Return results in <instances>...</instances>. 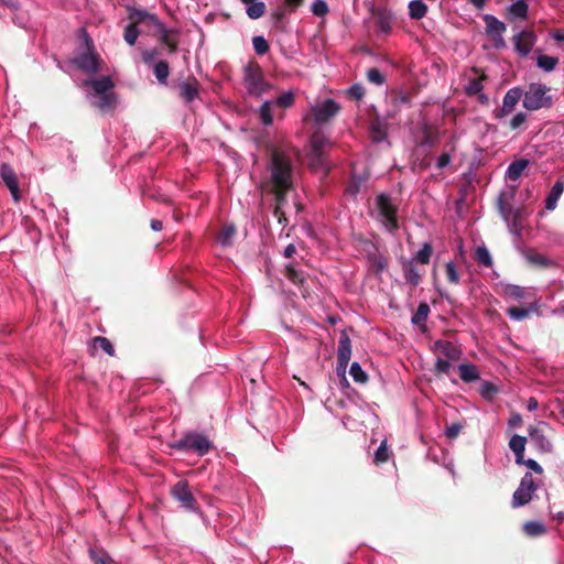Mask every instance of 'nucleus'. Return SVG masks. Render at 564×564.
Returning <instances> with one entry per match:
<instances>
[{"label": "nucleus", "mask_w": 564, "mask_h": 564, "mask_svg": "<svg viewBox=\"0 0 564 564\" xmlns=\"http://www.w3.org/2000/svg\"><path fill=\"white\" fill-rule=\"evenodd\" d=\"M531 443L534 445L536 451L543 454L552 453L553 443L552 435L553 430L549 423L540 421L536 425H530L528 429Z\"/></svg>", "instance_id": "7"}, {"label": "nucleus", "mask_w": 564, "mask_h": 564, "mask_svg": "<svg viewBox=\"0 0 564 564\" xmlns=\"http://www.w3.org/2000/svg\"><path fill=\"white\" fill-rule=\"evenodd\" d=\"M432 254V245L430 242H424L422 248L415 253V256L411 260H414V262L416 263L426 265L430 263Z\"/></svg>", "instance_id": "37"}, {"label": "nucleus", "mask_w": 564, "mask_h": 564, "mask_svg": "<svg viewBox=\"0 0 564 564\" xmlns=\"http://www.w3.org/2000/svg\"><path fill=\"white\" fill-rule=\"evenodd\" d=\"M375 23L382 33L391 31V15L384 10H377L375 12Z\"/></svg>", "instance_id": "34"}, {"label": "nucleus", "mask_w": 564, "mask_h": 564, "mask_svg": "<svg viewBox=\"0 0 564 564\" xmlns=\"http://www.w3.org/2000/svg\"><path fill=\"white\" fill-rule=\"evenodd\" d=\"M243 82L250 95L261 96L269 88L262 67L254 59L249 61L243 67Z\"/></svg>", "instance_id": "3"}, {"label": "nucleus", "mask_w": 564, "mask_h": 564, "mask_svg": "<svg viewBox=\"0 0 564 564\" xmlns=\"http://www.w3.org/2000/svg\"><path fill=\"white\" fill-rule=\"evenodd\" d=\"M528 115L525 112H518L509 122L510 130H517L525 123Z\"/></svg>", "instance_id": "61"}, {"label": "nucleus", "mask_w": 564, "mask_h": 564, "mask_svg": "<svg viewBox=\"0 0 564 564\" xmlns=\"http://www.w3.org/2000/svg\"><path fill=\"white\" fill-rule=\"evenodd\" d=\"M94 343L96 346H98L100 349H102L107 355L115 356V348L108 338L97 336L94 338Z\"/></svg>", "instance_id": "52"}, {"label": "nucleus", "mask_w": 564, "mask_h": 564, "mask_svg": "<svg viewBox=\"0 0 564 564\" xmlns=\"http://www.w3.org/2000/svg\"><path fill=\"white\" fill-rule=\"evenodd\" d=\"M0 177L6 186L9 188L14 200L20 199V189L18 184V177L13 169L8 163L1 164Z\"/></svg>", "instance_id": "16"}, {"label": "nucleus", "mask_w": 564, "mask_h": 564, "mask_svg": "<svg viewBox=\"0 0 564 564\" xmlns=\"http://www.w3.org/2000/svg\"><path fill=\"white\" fill-rule=\"evenodd\" d=\"M400 263L405 282L411 286L416 288L422 281L424 271H421L417 268V263L411 259L401 258Z\"/></svg>", "instance_id": "13"}, {"label": "nucleus", "mask_w": 564, "mask_h": 564, "mask_svg": "<svg viewBox=\"0 0 564 564\" xmlns=\"http://www.w3.org/2000/svg\"><path fill=\"white\" fill-rule=\"evenodd\" d=\"M535 489L536 487L533 476L530 473H527L522 477L520 486L513 494L512 507L517 508L527 505L531 500L532 494Z\"/></svg>", "instance_id": "8"}, {"label": "nucleus", "mask_w": 564, "mask_h": 564, "mask_svg": "<svg viewBox=\"0 0 564 564\" xmlns=\"http://www.w3.org/2000/svg\"><path fill=\"white\" fill-rule=\"evenodd\" d=\"M367 78L370 83L376 84V85H382L386 80L382 73L376 67L368 69Z\"/></svg>", "instance_id": "59"}, {"label": "nucleus", "mask_w": 564, "mask_h": 564, "mask_svg": "<svg viewBox=\"0 0 564 564\" xmlns=\"http://www.w3.org/2000/svg\"><path fill=\"white\" fill-rule=\"evenodd\" d=\"M427 12V6L422 0H412L409 3V15L413 20H421Z\"/></svg>", "instance_id": "36"}, {"label": "nucleus", "mask_w": 564, "mask_h": 564, "mask_svg": "<svg viewBox=\"0 0 564 564\" xmlns=\"http://www.w3.org/2000/svg\"><path fill=\"white\" fill-rule=\"evenodd\" d=\"M89 556L94 564H115L112 558L104 551H89Z\"/></svg>", "instance_id": "51"}, {"label": "nucleus", "mask_w": 564, "mask_h": 564, "mask_svg": "<svg viewBox=\"0 0 564 564\" xmlns=\"http://www.w3.org/2000/svg\"><path fill=\"white\" fill-rule=\"evenodd\" d=\"M463 425L460 423H453L446 427L445 435L449 440L456 438L462 432Z\"/></svg>", "instance_id": "64"}, {"label": "nucleus", "mask_w": 564, "mask_h": 564, "mask_svg": "<svg viewBox=\"0 0 564 564\" xmlns=\"http://www.w3.org/2000/svg\"><path fill=\"white\" fill-rule=\"evenodd\" d=\"M246 7L247 15L257 20L265 13V3L259 0H240Z\"/></svg>", "instance_id": "25"}, {"label": "nucleus", "mask_w": 564, "mask_h": 564, "mask_svg": "<svg viewBox=\"0 0 564 564\" xmlns=\"http://www.w3.org/2000/svg\"><path fill=\"white\" fill-rule=\"evenodd\" d=\"M525 290L519 285H508L506 294L514 300H520L524 296Z\"/></svg>", "instance_id": "63"}, {"label": "nucleus", "mask_w": 564, "mask_h": 564, "mask_svg": "<svg viewBox=\"0 0 564 564\" xmlns=\"http://www.w3.org/2000/svg\"><path fill=\"white\" fill-rule=\"evenodd\" d=\"M198 80L191 77L180 85V95L186 102H192L198 96Z\"/></svg>", "instance_id": "18"}, {"label": "nucleus", "mask_w": 564, "mask_h": 564, "mask_svg": "<svg viewBox=\"0 0 564 564\" xmlns=\"http://www.w3.org/2000/svg\"><path fill=\"white\" fill-rule=\"evenodd\" d=\"M451 367L452 365L449 364V361L442 358H437L434 367V373L437 377L442 375H447L449 372Z\"/></svg>", "instance_id": "60"}, {"label": "nucleus", "mask_w": 564, "mask_h": 564, "mask_svg": "<svg viewBox=\"0 0 564 564\" xmlns=\"http://www.w3.org/2000/svg\"><path fill=\"white\" fill-rule=\"evenodd\" d=\"M528 165H529V161L527 159H519V160L513 161L508 166L507 177L510 181L519 180Z\"/></svg>", "instance_id": "27"}, {"label": "nucleus", "mask_w": 564, "mask_h": 564, "mask_svg": "<svg viewBox=\"0 0 564 564\" xmlns=\"http://www.w3.org/2000/svg\"><path fill=\"white\" fill-rule=\"evenodd\" d=\"M340 106L334 99H326L312 108V116L316 123H326L338 115Z\"/></svg>", "instance_id": "9"}, {"label": "nucleus", "mask_w": 564, "mask_h": 564, "mask_svg": "<svg viewBox=\"0 0 564 564\" xmlns=\"http://www.w3.org/2000/svg\"><path fill=\"white\" fill-rule=\"evenodd\" d=\"M523 532L529 536H540L546 532V528L543 523L538 521L525 522L522 527Z\"/></svg>", "instance_id": "39"}, {"label": "nucleus", "mask_w": 564, "mask_h": 564, "mask_svg": "<svg viewBox=\"0 0 564 564\" xmlns=\"http://www.w3.org/2000/svg\"><path fill=\"white\" fill-rule=\"evenodd\" d=\"M525 444L527 438L518 434H514L509 442V447L514 453L518 465H521L523 462Z\"/></svg>", "instance_id": "21"}, {"label": "nucleus", "mask_w": 564, "mask_h": 564, "mask_svg": "<svg viewBox=\"0 0 564 564\" xmlns=\"http://www.w3.org/2000/svg\"><path fill=\"white\" fill-rule=\"evenodd\" d=\"M351 357V343L346 333H341L338 341L337 351V372H346V368Z\"/></svg>", "instance_id": "14"}, {"label": "nucleus", "mask_w": 564, "mask_h": 564, "mask_svg": "<svg viewBox=\"0 0 564 564\" xmlns=\"http://www.w3.org/2000/svg\"><path fill=\"white\" fill-rule=\"evenodd\" d=\"M524 258L527 259V261L530 264L535 265V267H540V268H547V267H550L552 264V261L549 258H546L545 256L536 252L533 249H528L524 252Z\"/></svg>", "instance_id": "30"}, {"label": "nucleus", "mask_w": 564, "mask_h": 564, "mask_svg": "<svg viewBox=\"0 0 564 564\" xmlns=\"http://www.w3.org/2000/svg\"><path fill=\"white\" fill-rule=\"evenodd\" d=\"M507 314L512 319L522 321V319H524V318H527L529 316L530 311L528 308H525V307L512 306V307L508 308Z\"/></svg>", "instance_id": "54"}, {"label": "nucleus", "mask_w": 564, "mask_h": 564, "mask_svg": "<svg viewBox=\"0 0 564 564\" xmlns=\"http://www.w3.org/2000/svg\"><path fill=\"white\" fill-rule=\"evenodd\" d=\"M511 198H512V195H510L508 197L507 194L501 193L497 200V207H498L499 214L502 216V218L507 223H509L511 214L513 213V207L510 203Z\"/></svg>", "instance_id": "28"}, {"label": "nucleus", "mask_w": 564, "mask_h": 564, "mask_svg": "<svg viewBox=\"0 0 564 564\" xmlns=\"http://www.w3.org/2000/svg\"><path fill=\"white\" fill-rule=\"evenodd\" d=\"M446 278L449 283L457 284L459 283V274L457 272L456 265L454 262L449 261L445 267Z\"/></svg>", "instance_id": "57"}, {"label": "nucleus", "mask_w": 564, "mask_h": 564, "mask_svg": "<svg viewBox=\"0 0 564 564\" xmlns=\"http://www.w3.org/2000/svg\"><path fill=\"white\" fill-rule=\"evenodd\" d=\"M373 251H368L367 258L370 264V269L376 273L380 274L388 268V260L386 257L380 254L373 247Z\"/></svg>", "instance_id": "19"}, {"label": "nucleus", "mask_w": 564, "mask_h": 564, "mask_svg": "<svg viewBox=\"0 0 564 564\" xmlns=\"http://www.w3.org/2000/svg\"><path fill=\"white\" fill-rule=\"evenodd\" d=\"M564 192V182L561 180H557L554 185L552 186L550 193L547 194L545 198V208L547 210H553L556 208L557 200L561 197V195Z\"/></svg>", "instance_id": "22"}, {"label": "nucleus", "mask_w": 564, "mask_h": 564, "mask_svg": "<svg viewBox=\"0 0 564 564\" xmlns=\"http://www.w3.org/2000/svg\"><path fill=\"white\" fill-rule=\"evenodd\" d=\"M328 11V4L324 0H315L312 4V12L316 17H324Z\"/></svg>", "instance_id": "58"}, {"label": "nucleus", "mask_w": 564, "mask_h": 564, "mask_svg": "<svg viewBox=\"0 0 564 564\" xmlns=\"http://www.w3.org/2000/svg\"><path fill=\"white\" fill-rule=\"evenodd\" d=\"M435 349L448 359L458 358L459 351L448 340L438 339L434 343Z\"/></svg>", "instance_id": "31"}, {"label": "nucleus", "mask_w": 564, "mask_h": 564, "mask_svg": "<svg viewBox=\"0 0 564 564\" xmlns=\"http://www.w3.org/2000/svg\"><path fill=\"white\" fill-rule=\"evenodd\" d=\"M429 314H430L429 304L425 302H422L419 304L416 312L412 316V323L414 325L420 326L422 332L426 330L425 322L427 319Z\"/></svg>", "instance_id": "29"}, {"label": "nucleus", "mask_w": 564, "mask_h": 564, "mask_svg": "<svg viewBox=\"0 0 564 564\" xmlns=\"http://www.w3.org/2000/svg\"><path fill=\"white\" fill-rule=\"evenodd\" d=\"M522 95L523 91L520 87L509 89L503 97L502 106L494 111L495 118L502 119L511 113L522 98Z\"/></svg>", "instance_id": "10"}, {"label": "nucleus", "mask_w": 564, "mask_h": 564, "mask_svg": "<svg viewBox=\"0 0 564 564\" xmlns=\"http://www.w3.org/2000/svg\"><path fill=\"white\" fill-rule=\"evenodd\" d=\"M508 14L512 18L525 20L529 13V6L523 0H518L512 3L508 9Z\"/></svg>", "instance_id": "32"}, {"label": "nucleus", "mask_w": 564, "mask_h": 564, "mask_svg": "<svg viewBox=\"0 0 564 564\" xmlns=\"http://www.w3.org/2000/svg\"><path fill=\"white\" fill-rule=\"evenodd\" d=\"M268 169L272 185L280 187L293 185V162L286 152L276 148L272 149Z\"/></svg>", "instance_id": "1"}, {"label": "nucleus", "mask_w": 564, "mask_h": 564, "mask_svg": "<svg viewBox=\"0 0 564 564\" xmlns=\"http://www.w3.org/2000/svg\"><path fill=\"white\" fill-rule=\"evenodd\" d=\"M236 227L234 225L225 226L218 234L217 240L223 246H229L232 243V239L236 236Z\"/></svg>", "instance_id": "42"}, {"label": "nucleus", "mask_w": 564, "mask_h": 564, "mask_svg": "<svg viewBox=\"0 0 564 564\" xmlns=\"http://www.w3.org/2000/svg\"><path fill=\"white\" fill-rule=\"evenodd\" d=\"M172 496L175 500L180 501L187 510L196 509V500L189 490L187 481H177L172 488Z\"/></svg>", "instance_id": "12"}, {"label": "nucleus", "mask_w": 564, "mask_h": 564, "mask_svg": "<svg viewBox=\"0 0 564 564\" xmlns=\"http://www.w3.org/2000/svg\"><path fill=\"white\" fill-rule=\"evenodd\" d=\"M285 276L297 286H303L305 283L304 272L296 270L292 265L285 267Z\"/></svg>", "instance_id": "43"}, {"label": "nucleus", "mask_w": 564, "mask_h": 564, "mask_svg": "<svg viewBox=\"0 0 564 564\" xmlns=\"http://www.w3.org/2000/svg\"><path fill=\"white\" fill-rule=\"evenodd\" d=\"M458 369L459 377L465 382H473L479 379V371L475 365L463 364Z\"/></svg>", "instance_id": "35"}, {"label": "nucleus", "mask_w": 564, "mask_h": 564, "mask_svg": "<svg viewBox=\"0 0 564 564\" xmlns=\"http://www.w3.org/2000/svg\"><path fill=\"white\" fill-rule=\"evenodd\" d=\"M293 188V185H286V187H280L278 185H272L271 192L275 198V206L283 207L286 203V195Z\"/></svg>", "instance_id": "44"}, {"label": "nucleus", "mask_w": 564, "mask_h": 564, "mask_svg": "<svg viewBox=\"0 0 564 564\" xmlns=\"http://www.w3.org/2000/svg\"><path fill=\"white\" fill-rule=\"evenodd\" d=\"M486 78L487 76L481 73L477 77L469 79L467 86L465 87L466 94L469 96L479 94L482 90V80Z\"/></svg>", "instance_id": "41"}, {"label": "nucleus", "mask_w": 564, "mask_h": 564, "mask_svg": "<svg viewBox=\"0 0 564 564\" xmlns=\"http://www.w3.org/2000/svg\"><path fill=\"white\" fill-rule=\"evenodd\" d=\"M252 44L256 53L259 55H264L270 50L269 43L263 36H254Z\"/></svg>", "instance_id": "53"}, {"label": "nucleus", "mask_w": 564, "mask_h": 564, "mask_svg": "<svg viewBox=\"0 0 564 564\" xmlns=\"http://www.w3.org/2000/svg\"><path fill=\"white\" fill-rule=\"evenodd\" d=\"M484 21L486 23V33L489 36L503 34L507 30L506 24L498 20L495 15L486 14L484 15Z\"/></svg>", "instance_id": "20"}, {"label": "nucleus", "mask_w": 564, "mask_h": 564, "mask_svg": "<svg viewBox=\"0 0 564 564\" xmlns=\"http://www.w3.org/2000/svg\"><path fill=\"white\" fill-rule=\"evenodd\" d=\"M170 446L180 452H195L204 456L213 448V443L204 434L189 432Z\"/></svg>", "instance_id": "2"}, {"label": "nucleus", "mask_w": 564, "mask_h": 564, "mask_svg": "<svg viewBox=\"0 0 564 564\" xmlns=\"http://www.w3.org/2000/svg\"><path fill=\"white\" fill-rule=\"evenodd\" d=\"M550 89L539 83H532L529 89L522 95V105L527 110L535 111L542 108H550L553 104L552 97L547 95Z\"/></svg>", "instance_id": "5"}, {"label": "nucleus", "mask_w": 564, "mask_h": 564, "mask_svg": "<svg viewBox=\"0 0 564 564\" xmlns=\"http://www.w3.org/2000/svg\"><path fill=\"white\" fill-rule=\"evenodd\" d=\"M75 64L87 74H95L100 69V58L90 46H88L87 52L82 53L75 58Z\"/></svg>", "instance_id": "11"}, {"label": "nucleus", "mask_w": 564, "mask_h": 564, "mask_svg": "<svg viewBox=\"0 0 564 564\" xmlns=\"http://www.w3.org/2000/svg\"><path fill=\"white\" fill-rule=\"evenodd\" d=\"M310 166L312 170H325V175L328 173L326 169V153H311Z\"/></svg>", "instance_id": "47"}, {"label": "nucleus", "mask_w": 564, "mask_h": 564, "mask_svg": "<svg viewBox=\"0 0 564 564\" xmlns=\"http://www.w3.org/2000/svg\"><path fill=\"white\" fill-rule=\"evenodd\" d=\"M153 72H154L155 78L158 79V82L160 84H162V85L167 84V78L170 76V66L166 61H159L158 63H155Z\"/></svg>", "instance_id": "38"}, {"label": "nucleus", "mask_w": 564, "mask_h": 564, "mask_svg": "<svg viewBox=\"0 0 564 564\" xmlns=\"http://www.w3.org/2000/svg\"><path fill=\"white\" fill-rule=\"evenodd\" d=\"M376 207L378 212V220L384 228L394 232L399 229L398 206L394 205L389 195L381 193L376 197Z\"/></svg>", "instance_id": "4"}, {"label": "nucleus", "mask_w": 564, "mask_h": 564, "mask_svg": "<svg viewBox=\"0 0 564 564\" xmlns=\"http://www.w3.org/2000/svg\"><path fill=\"white\" fill-rule=\"evenodd\" d=\"M155 22L142 23L152 36H158L160 42L165 45L170 54H175L178 48V31L175 29L167 30L166 26L153 14Z\"/></svg>", "instance_id": "6"}, {"label": "nucleus", "mask_w": 564, "mask_h": 564, "mask_svg": "<svg viewBox=\"0 0 564 564\" xmlns=\"http://www.w3.org/2000/svg\"><path fill=\"white\" fill-rule=\"evenodd\" d=\"M536 64L545 72H552L558 64V58L541 54L538 56Z\"/></svg>", "instance_id": "46"}, {"label": "nucleus", "mask_w": 564, "mask_h": 564, "mask_svg": "<svg viewBox=\"0 0 564 564\" xmlns=\"http://www.w3.org/2000/svg\"><path fill=\"white\" fill-rule=\"evenodd\" d=\"M536 42V35L533 31L524 30L513 36L516 51L521 56H528Z\"/></svg>", "instance_id": "15"}, {"label": "nucleus", "mask_w": 564, "mask_h": 564, "mask_svg": "<svg viewBox=\"0 0 564 564\" xmlns=\"http://www.w3.org/2000/svg\"><path fill=\"white\" fill-rule=\"evenodd\" d=\"M140 34V31L137 25L129 23L124 28L123 39L129 45H134L138 36Z\"/></svg>", "instance_id": "50"}, {"label": "nucleus", "mask_w": 564, "mask_h": 564, "mask_svg": "<svg viewBox=\"0 0 564 564\" xmlns=\"http://www.w3.org/2000/svg\"><path fill=\"white\" fill-rule=\"evenodd\" d=\"M128 19L134 25H142L145 22H155L153 14L143 9L128 8Z\"/></svg>", "instance_id": "24"}, {"label": "nucleus", "mask_w": 564, "mask_h": 564, "mask_svg": "<svg viewBox=\"0 0 564 564\" xmlns=\"http://www.w3.org/2000/svg\"><path fill=\"white\" fill-rule=\"evenodd\" d=\"M259 115H260V119L262 121V123L264 126H270L272 124L273 122V117H272V113H271V104L269 101H265L261 107H260V111H259Z\"/></svg>", "instance_id": "55"}, {"label": "nucleus", "mask_w": 564, "mask_h": 564, "mask_svg": "<svg viewBox=\"0 0 564 564\" xmlns=\"http://www.w3.org/2000/svg\"><path fill=\"white\" fill-rule=\"evenodd\" d=\"M85 85H90L95 95L108 94L115 86L112 79L108 76H104L100 79L87 80Z\"/></svg>", "instance_id": "23"}, {"label": "nucleus", "mask_w": 564, "mask_h": 564, "mask_svg": "<svg viewBox=\"0 0 564 564\" xmlns=\"http://www.w3.org/2000/svg\"><path fill=\"white\" fill-rule=\"evenodd\" d=\"M388 124L387 122L376 112L370 119L369 132L371 139L376 143H380L387 138Z\"/></svg>", "instance_id": "17"}, {"label": "nucleus", "mask_w": 564, "mask_h": 564, "mask_svg": "<svg viewBox=\"0 0 564 564\" xmlns=\"http://www.w3.org/2000/svg\"><path fill=\"white\" fill-rule=\"evenodd\" d=\"M390 458V452L388 448L387 440H383L377 451L375 452L373 463L380 465L387 463Z\"/></svg>", "instance_id": "45"}, {"label": "nucleus", "mask_w": 564, "mask_h": 564, "mask_svg": "<svg viewBox=\"0 0 564 564\" xmlns=\"http://www.w3.org/2000/svg\"><path fill=\"white\" fill-rule=\"evenodd\" d=\"M313 153H326V148L330 147V141L322 133L315 132L311 139Z\"/></svg>", "instance_id": "33"}, {"label": "nucleus", "mask_w": 564, "mask_h": 564, "mask_svg": "<svg viewBox=\"0 0 564 564\" xmlns=\"http://www.w3.org/2000/svg\"><path fill=\"white\" fill-rule=\"evenodd\" d=\"M350 376L357 383H366L368 381V375L362 370L358 362H352L349 370Z\"/></svg>", "instance_id": "49"}, {"label": "nucleus", "mask_w": 564, "mask_h": 564, "mask_svg": "<svg viewBox=\"0 0 564 564\" xmlns=\"http://www.w3.org/2000/svg\"><path fill=\"white\" fill-rule=\"evenodd\" d=\"M294 104V95L284 93L276 98V105L281 108H289Z\"/></svg>", "instance_id": "62"}, {"label": "nucleus", "mask_w": 564, "mask_h": 564, "mask_svg": "<svg viewBox=\"0 0 564 564\" xmlns=\"http://www.w3.org/2000/svg\"><path fill=\"white\" fill-rule=\"evenodd\" d=\"M479 393L484 399L492 401L498 393V388L492 382L485 381L479 388Z\"/></svg>", "instance_id": "48"}, {"label": "nucleus", "mask_w": 564, "mask_h": 564, "mask_svg": "<svg viewBox=\"0 0 564 564\" xmlns=\"http://www.w3.org/2000/svg\"><path fill=\"white\" fill-rule=\"evenodd\" d=\"M391 100L394 107L400 108L403 105L410 104V96L404 91H393L391 94Z\"/></svg>", "instance_id": "56"}, {"label": "nucleus", "mask_w": 564, "mask_h": 564, "mask_svg": "<svg viewBox=\"0 0 564 564\" xmlns=\"http://www.w3.org/2000/svg\"><path fill=\"white\" fill-rule=\"evenodd\" d=\"M117 99L113 93L95 95L94 106L102 111L115 109Z\"/></svg>", "instance_id": "26"}, {"label": "nucleus", "mask_w": 564, "mask_h": 564, "mask_svg": "<svg viewBox=\"0 0 564 564\" xmlns=\"http://www.w3.org/2000/svg\"><path fill=\"white\" fill-rule=\"evenodd\" d=\"M475 260L478 262V264L486 268H491L494 264L490 252L485 246L477 247L475 250Z\"/></svg>", "instance_id": "40"}]
</instances>
